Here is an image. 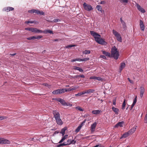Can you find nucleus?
<instances>
[{"mask_svg": "<svg viewBox=\"0 0 147 147\" xmlns=\"http://www.w3.org/2000/svg\"><path fill=\"white\" fill-rule=\"evenodd\" d=\"M112 109L116 114L118 115V114L119 110L118 109L113 107H112Z\"/></svg>", "mask_w": 147, "mask_h": 147, "instance_id": "18", "label": "nucleus"}, {"mask_svg": "<svg viewBox=\"0 0 147 147\" xmlns=\"http://www.w3.org/2000/svg\"><path fill=\"white\" fill-rule=\"evenodd\" d=\"M127 79L130 82V83H131L132 84L134 83V82L131 80H130V79L129 78H128Z\"/></svg>", "mask_w": 147, "mask_h": 147, "instance_id": "50", "label": "nucleus"}, {"mask_svg": "<svg viewBox=\"0 0 147 147\" xmlns=\"http://www.w3.org/2000/svg\"><path fill=\"white\" fill-rule=\"evenodd\" d=\"M111 54L112 57H114L115 59H118L119 56V52L115 46L113 47L111 49Z\"/></svg>", "mask_w": 147, "mask_h": 147, "instance_id": "2", "label": "nucleus"}, {"mask_svg": "<svg viewBox=\"0 0 147 147\" xmlns=\"http://www.w3.org/2000/svg\"><path fill=\"white\" fill-rule=\"evenodd\" d=\"M68 136L67 135H65L59 141V143H61L62 142L66 139Z\"/></svg>", "mask_w": 147, "mask_h": 147, "instance_id": "23", "label": "nucleus"}, {"mask_svg": "<svg viewBox=\"0 0 147 147\" xmlns=\"http://www.w3.org/2000/svg\"><path fill=\"white\" fill-rule=\"evenodd\" d=\"M83 6L84 9L87 11H90L92 9V7L91 5L87 4L85 3H84Z\"/></svg>", "mask_w": 147, "mask_h": 147, "instance_id": "7", "label": "nucleus"}, {"mask_svg": "<svg viewBox=\"0 0 147 147\" xmlns=\"http://www.w3.org/2000/svg\"><path fill=\"white\" fill-rule=\"evenodd\" d=\"M76 96H82L81 92L78 93L77 94L75 95Z\"/></svg>", "mask_w": 147, "mask_h": 147, "instance_id": "54", "label": "nucleus"}, {"mask_svg": "<svg viewBox=\"0 0 147 147\" xmlns=\"http://www.w3.org/2000/svg\"><path fill=\"white\" fill-rule=\"evenodd\" d=\"M102 113V111L98 110H94L92 111V114L95 115L99 114Z\"/></svg>", "mask_w": 147, "mask_h": 147, "instance_id": "15", "label": "nucleus"}, {"mask_svg": "<svg viewBox=\"0 0 147 147\" xmlns=\"http://www.w3.org/2000/svg\"><path fill=\"white\" fill-rule=\"evenodd\" d=\"M125 66V64L124 63H121V66L119 68V70L120 72H121L122 70L123 69Z\"/></svg>", "mask_w": 147, "mask_h": 147, "instance_id": "20", "label": "nucleus"}, {"mask_svg": "<svg viewBox=\"0 0 147 147\" xmlns=\"http://www.w3.org/2000/svg\"><path fill=\"white\" fill-rule=\"evenodd\" d=\"M96 42L98 43L101 45H106L107 44V43L105 40L101 37H100L99 38V39L97 40Z\"/></svg>", "mask_w": 147, "mask_h": 147, "instance_id": "6", "label": "nucleus"}, {"mask_svg": "<svg viewBox=\"0 0 147 147\" xmlns=\"http://www.w3.org/2000/svg\"><path fill=\"white\" fill-rule=\"evenodd\" d=\"M129 135L128 132H127L125 133L122 136L121 138H126Z\"/></svg>", "mask_w": 147, "mask_h": 147, "instance_id": "24", "label": "nucleus"}, {"mask_svg": "<svg viewBox=\"0 0 147 147\" xmlns=\"http://www.w3.org/2000/svg\"><path fill=\"white\" fill-rule=\"evenodd\" d=\"M42 33H44L45 34H46L48 33L52 34H53V32L52 31L49 30H45L44 31L42 30Z\"/></svg>", "mask_w": 147, "mask_h": 147, "instance_id": "21", "label": "nucleus"}, {"mask_svg": "<svg viewBox=\"0 0 147 147\" xmlns=\"http://www.w3.org/2000/svg\"><path fill=\"white\" fill-rule=\"evenodd\" d=\"M10 142L9 140L3 138H0V144H9Z\"/></svg>", "mask_w": 147, "mask_h": 147, "instance_id": "8", "label": "nucleus"}, {"mask_svg": "<svg viewBox=\"0 0 147 147\" xmlns=\"http://www.w3.org/2000/svg\"><path fill=\"white\" fill-rule=\"evenodd\" d=\"M60 20L59 19H55L52 21H50L51 22H60Z\"/></svg>", "mask_w": 147, "mask_h": 147, "instance_id": "33", "label": "nucleus"}, {"mask_svg": "<svg viewBox=\"0 0 147 147\" xmlns=\"http://www.w3.org/2000/svg\"><path fill=\"white\" fill-rule=\"evenodd\" d=\"M66 128L65 127L61 129L60 132V133L62 134L63 136L65 134V131L66 130Z\"/></svg>", "mask_w": 147, "mask_h": 147, "instance_id": "32", "label": "nucleus"}, {"mask_svg": "<svg viewBox=\"0 0 147 147\" xmlns=\"http://www.w3.org/2000/svg\"><path fill=\"white\" fill-rule=\"evenodd\" d=\"M80 68V67H78L75 66L74 68V69L75 70H78Z\"/></svg>", "mask_w": 147, "mask_h": 147, "instance_id": "52", "label": "nucleus"}, {"mask_svg": "<svg viewBox=\"0 0 147 147\" xmlns=\"http://www.w3.org/2000/svg\"><path fill=\"white\" fill-rule=\"evenodd\" d=\"M90 79L97 80L98 81H102L103 80V78H102L100 77L95 76H91L90 77Z\"/></svg>", "mask_w": 147, "mask_h": 147, "instance_id": "13", "label": "nucleus"}, {"mask_svg": "<svg viewBox=\"0 0 147 147\" xmlns=\"http://www.w3.org/2000/svg\"><path fill=\"white\" fill-rule=\"evenodd\" d=\"M42 36H36V39H39L42 38Z\"/></svg>", "mask_w": 147, "mask_h": 147, "instance_id": "51", "label": "nucleus"}, {"mask_svg": "<svg viewBox=\"0 0 147 147\" xmlns=\"http://www.w3.org/2000/svg\"><path fill=\"white\" fill-rule=\"evenodd\" d=\"M25 30L30 31L32 32L35 33H42V30L37 29V28H25Z\"/></svg>", "mask_w": 147, "mask_h": 147, "instance_id": "3", "label": "nucleus"}, {"mask_svg": "<svg viewBox=\"0 0 147 147\" xmlns=\"http://www.w3.org/2000/svg\"><path fill=\"white\" fill-rule=\"evenodd\" d=\"M140 26L141 29L142 30L144 31V30L145 26L143 21L141 20L140 21Z\"/></svg>", "mask_w": 147, "mask_h": 147, "instance_id": "12", "label": "nucleus"}, {"mask_svg": "<svg viewBox=\"0 0 147 147\" xmlns=\"http://www.w3.org/2000/svg\"><path fill=\"white\" fill-rule=\"evenodd\" d=\"M136 127H133L127 132L130 135L133 134L136 131Z\"/></svg>", "mask_w": 147, "mask_h": 147, "instance_id": "16", "label": "nucleus"}, {"mask_svg": "<svg viewBox=\"0 0 147 147\" xmlns=\"http://www.w3.org/2000/svg\"><path fill=\"white\" fill-rule=\"evenodd\" d=\"M53 113L57 124L59 125H62L63 122L61 119L60 115L59 113L56 111H54Z\"/></svg>", "mask_w": 147, "mask_h": 147, "instance_id": "1", "label": "nucleus"}, {"mask_svg": "<svg viewBox=\"0 0 147 147\" xmlns=\"http://www.w3.org/2000/svg\"><path fill=\"white\" fill-rule=\"evenodd\" d=\"M90 53V50H85L83 52V54L85 55L89 54Z\"/></svg>", "mask_w": 147, "mask_h": 147, "instance_id": "31", "label": "nucleus"}, {"mask_svg": "<svg viewBox=\"0 0 147 147\" xmlns=\"http://www.w3.org/2000/svg\"><path fill=\"white\" fill-rule=\"evenodd\" d=\"M43 84L46 86H49V84L47 83H44Z\"/></svg>", "mask_w": 147, "mask_h": 147, "instance_id": "64", "label": "nucleus"}, {"mask_svg": "<svg viewBox=\"0 0 147 147\" xmlns=\"http://www.w3.org/2000/svg\"><path fill=\"white\" fill-rule=\"evenodd\" d=\"M67 145V144H66L65 143H61L60 144L57 145L56 147H60L63 146H66Z\"/></svg>", "mask_w": 147, "mask_h": 147, "instance_id": "34", "label": "nucleus"}, {"mask_svg": "<svg viewBox=\"0 0 147 147\" xmlns=\"http://www.w3.org/2000/svg\"><path fill=\"white\" fill-rule=\"evenodd\" d=\"M126 105V100L124 99L122 105L121 107V109L123 110L125 109V107Z\"/></svg>", "mask_w": 147, "mask_h": 147, "instance_id": "26", "label": "nucleus"}, {"mask_svg": "<svg viewBox=\"0 0 147 147\" xmlns=\"http://www.w3.org/2000/svg\"><path fill=\"white\" fill-rule=\"evenodd\" d=\"M94 91V90L92 89H89L87 90L86 91V93L90 94L93 92Z\"/></svg>", "mask_w": 147, "mask_h": 147, "instance_id": "28", "label": "nucleus"}, {"mask_svg": "<svg viewBox=\"0 0 147 147\" xmlns=\"http://www.w3.org/2000/svg\"><path fill=\"white\" fill-rule=\"evenodd\" d=\"M144 122L145 123H147V115H146L144 117Z\"/></svg>", "mask_w": 147, "mask_h": 147, "instance_id": "44", "label": "nucleus"}, {"mask_svg": "<svg viewBox=\"0 0 147 147\" xmlns=\"http://www.w3.org/2000/svg\"><path fill=\"white\" fill-rule=\"evenodd\" d=\"M140 96L142 98L143 96V94L144 92V88L143 87H140Z\"/></svg>", "mask_w": 147, "mask_h": 147, "instance_id": "17", "label": "nucleus"}, {"mask_svg": "<svg viewBox=\"0 0 147 147\" xmlns=\"http://www.w3.org/2000/svg\"><path fill=\"white\" fill-rule=\"evenodd\" d=\"M71 88H68L67 89L65 88V91L66 92H69L72 91L71 90Z\"/></svg>", "mask_w": 147, "mask_h": 147, "instance_id": "46", "label": "nucleus"}, {"mask_svg": "<svg viewBox=\"0 0 147 147\" xmlns=\"http://www.w3.org/2000/svg\"><path fill=\"white\" fill-rule=\"evenodd\" d=\"M136 98H137V96H136V97L135 98H134V101H133V104H134V105H135L136 103V102H137V99H136Z\"/></svg>", "mask_w": 147, "mask_h": 147, "instance_id": "42", "label": "nucleus"}, {"mask_svg": "<svg viewBox=\"0 0 147 147\" xmlns=\"http://www.w3.org/2000/svg\"><path fill=\"white\" fill-rule=\"evenodd\" d=\"M84 125V124L82 122L79 126L81 128Z\"/></svg>", "mask_w": 147, "mask_h": 147, "instance_id": "61", "label": "nucleus"}, {"mask_svg": "<svg viewBox=\"0 0 147 147\" xmlns=\"http://www.w3.org/2000/svg\"><path fill=\"white\" fill-rule=\"evenodd\" d=\"M136 6L138 9L142 13H144L146 12L145 10L138 3L136 4Z\"/></svg>", "mask_w": 147, "mask_h": 147, "instance_id": "10", "label": "nucleus"}, {"mask_svg": "<svg viewBox=\"0 0 147 147\" xmlns=\"http://www.w3.org/2000/svg\"><path fill=\"white\" fill-rule=\"evenodd\" d=\"M14 9V8L12 7H7L4 8L3 9V10L7 12H8L10 11L13 10Z\"/></svg>", "mask_w": 147, "mask_h": 147, "instance_id": "14", "label": "nucleus"}, {"mask_svg": "<svg viewBox=\"0 0 147 147\" xmlns=\"http://www.w3.org/2000/svg\"><path fill=\"white\" fill-rule=\"evenodd\" d=\"M78 70L80 72H83V70L82 69V68L80 67L79 69Z\"/></svg>", "mask_w": 147, "mask_h": 147, "instance_id": "58", "label": "nucleus"}, {"mask_svg": "<svg viewBox=\"0 0 147 147\" xmlns=\"http://www.w3.org/2000/svg\"><path fill=\"white\" fill-rule=\"evenodd\" d=\"M59 93L62 94L63 93H64L65 92H66L65 88H62V89H59Z\"/></svg>", "mask_w": 147, "mask_h": 147, "instance_id": "27", "label": "nucleus"}, {"mask_svg": "<svg viewBox=\"0 0 147 147\" xmlns=\"http://www.w3.org/2000/svg\"><path fill=\"white\" fill-rule=\"evenodd\" d=\"M52 93L54 94H58L59 93V89L54 90L52 92Z\"/></svg>", "mask_w": 147, "mask_h": 147, "instance_id": "30", "label": "nucleus"}, {"mask_svg": "<svg viewBox=\"0 0 147 147\" xmlns=\"http://www.w3.org/2000/svg\"><path fill=\"white\" fill-rule=\"evenodd\" d=\"M79 77H80L82 78H85V76L84 75H79Z\"/></svg>", "mask_w": 147, "mask_h": 147, "instance_id": "63", "label": "nucleus"}, {"mask_svg": "<svg viewBox=\"0 0 147 147\" xmlns=\"http://www.w3.org/2000/svg\"><path fill=\"white\" fill-rule=\"evenodd\" d=\"M122 25H123V28L124 29H125L126 28V24L125 23V22H124V23H122V24H121Z\"/></svg>", "mask_w": 147, "mask_h": 147, "instance_id": "45", "label": "nucleus"}, {"mask_svg": "<svg viewBox=\"0 0 147 147\" xmlns=\"http://www.w3.org/2000/svg\"><path fill=\"white\" fill-rule=\"evenodd\" d=\"M123 2L127 3L128 2L127 0H121Z\"/></svg>", "mask_w": 147, "mask_h": 147, "instance_id": "57", "label": "nucleus"}, {"mask_svg": "<svg viewBox=\"0 0 147 147\" xmlns=\"http://www.w3.org/2000/svg\"><path fill=\"white\" fill-rule=\"evenodd\" d=\"M71 88V90H76L78 88L76 87H73L72 86V87Z\"/></svg>", "mask_w": 147, "mask_h": 147, "instance_id": "47", "label": "nucleus"}, {"mask_svg": "<svg viewBox=\"0 0 147 147\" xmlns=\"http://www.w3.org/2000/svg\"><path fill=\"white\" fill-rule=\"evenodd\" d=\"M6 118L4 116H0V120H2Z\"/></svg>", "mask_w": 147, "mask_h": 147, "instance_id": "48", "label": "nucleus"}, {"mask_svg": "<svg viewBox=\"0 0 147 147\" xmlns=\"http://www.w3.org/2000/svg\"><path fill=\"white\" fill-rule=\"evenodd\" d=\"M36 9H32L28 11V12L30 13H36Z\"/></svg>", "mask_w": 147, "mask_h": 147, "instance_id": "35", "label": "nucleus"}, {"mask_svg": "<svg viewBox=\"0 0 147 147\" xmlns=\"http://www.w3.org/2000/svg\"><path fill=\"white\" fill-rule=\"evenodd\" d=\"M76 109L80 111H83V109H82V108L81 107L79 106L77 107H76Z\"/></svg>", "mask_w": 147, "mask_h": 147, "instance_id": "38", "label": "nucleus"}, {"mask_svg": "<svg viewBox=\"0 0 147 147\" xmlns=\"http://www.w3.org/2000/svg\"><path fill=\"white\" fill-rule=\"evenodd\" d=\"M81 127H80L79 126H78V127L75 130V132L76 133H77L81 129Z\"/></svg>", "mask_w": 147, "mask_h": 147, "instance_id": "36", "label": "nucleus"}, {"mask_svg": "<svg viewBox=\"0 0 147 147\" xmlns=\"http://www.w3.org/2000/svg\"><path fill=\"white\" fill-rule=\"evenodd\" d=\"M76 45H69L67 46L66 47V48H71L72 47H74L76 46Z\"/></svg>", "mask_w": 147, "mask_h": 147, "instance_id": "37", "label": "nucleus"}, {"mask_svg": "<svg viewBox=\"0 0 147 147\" xmlns=\"http://www.w3.org/2000/svg\"><path fill=\"white\" fill-rule=\"evenodd\" d=\"M90 33L92 36L94 37L96 41L98 39H99L100 36V34L94 31H90Z\"/></svg>", "mask_w": 147, "mask_h": 147, "instance_id": "5", "label": "nucleus"}, {"mask_svg": "<svg viewBox=\"0 0 147 147\" xmlns=\"http://www.w3.org/2000/svg\"><path fill=\"white\" fill-rule=\"evenodd\" d=\"M96 125V122H95L91 125L90 127V130L91 131H95Z\"/></svg>", "mask_w": 147, "mask_h": 147, "instance_id": "11", "label": "nucleus"}, {"mask_svg": "<svg viewBox=\"0 0 147 147\" xmlns=\"http://www.w3.org/2000/svg\"><path fill=\"white\" fill-rule=\"evenodd\" d=\"M25 23L27 24H29V23L32 24V23H34V21L29 20V21H26L25 22Z\"/></svg>", "mask_w": 147, "mask_h": 147, "instance_id": "41", "label": "nucleus"}, {"mask_svg": "<svg viewBox=\"0 0 147 147\" xmlns=\"http://www.w3.org/2000/svg\"><path fill=\"white\" fill-rule=\"evenodd\" d=\"M105 3V1H102L100 3V4H104Z\"/></svg>", "mask_w": 147, "mask_h": 147, "instance_id": "60", "label": "nucleus"}, {"mask_svg": "<svg viewBox=\"0 0 147 147\" xmlns=\"http://www.w3.org/2000/svg\"><path fill=\"white\" fill-rule=\"evenodd\" d=\"M81 95H82L83 94H85L86 93V91H83L82 92H81Z\"/></svg>", "mask_w": 147, "mask_h": 147, "instance_id": "59", "label": "nucleus"}, {"mask_svg": "<svg viewBox=\"0 0 147 147\" xmlns=\"http://www.w3.org/2000/svg\"><path fill=\"white\" fill-rule=\"evenodd\" d=\"M116 99H114L113 100V104L114 105H116Z\"/></svg>", "mask_w": 147, "mask_h": 147, "instance_id": "56", "label": "nucleus"}, {"mask_svg": "<svg viewBox=\"0 0 147 147\" xmlns=\"http://www.w3.org/2000/svg\"><path fill=\"white\" fill-rule=\"evenodd\" d=\"M70 142H71L70 139H68V140H67V145H69L71 144H70Z\"/></svg>", "mask_w": 147, "mask_h": 147, "instance_id": "55", "label": "nucleus"}, {"mask_svg": "<svg viewBox=\"0 0 147 147\" xmlns=\"http://www.w3.org/2000/svg\"><path fill=\"white\" fill-rule=\"evenodd\" d=\"M76 61H82V59H76Z\"/></svg>", "mask_w": 147, "mask_h": 147, "instance_id": "53", "label": "nucleus"}, {"mask_svg": "<svg viewBox=\"0 0 147 147\" xmlns=\"http://www.w3.org/2000/svg\"><path fill=\"white\" fill-rule=\"evenodd\" d=\"M96 8L97 9V10L102 12V8L100 5H98L96 7Z\"/></svg>", "mask_w": 147, "mask_h": 147, "instance_id": "29", "label": "nucleus"}, {"mask_svg": "<svg viewBox=\"0 0 147 147\" xmlns=\"http://www.w3.org/2000/svg\"><path fill=\"white\" fill-rule=\"evenodd\" d=\"M113 32L117 40L121 42H122V38L120 34L117 31L114 30H113Z\"/></svg>", "mask_w": 147, "mask_h": 147, "instance_id": "4", "label": "nucleus"}, {"mask_svg": "<svg viewBox=\"0 0 147 147\" xmlns=\"http://www.w3.org/2000/svg\"><path fill=\"white\" fill-rule=\"evenodd\" d=\"M102 52L103 54L107 56H108L109 57H111L110 53H109L108 52L104 51H103V50L102 51Z\"/></svg>", "mask_w": 147, "mask_h": 147, "instance_id": "22", "label": "nucleus"}, {"mask_svg": "<svg viewBox=\"0 0 147 147\" xmlns=\"http://www.w3.org/2000/svg\"><path fill=\"white\" fill-rule=\"evenodd\" d=\"M56 100L60 102L63 106H67V103L63 99L61 98H56L55 99Z\"/></svg>", "mask_w": 147, "mask_h": 147, "instance_id": "9", "label": "nucleus"}, {"mask_svg": "<svg viewBox=\"0 0 147 147\" xmlns=\"http://www.w3.org/2000/svg\"><path fill=\"white\" fill-rule=\"evenodd\" d=\"M89 59L88 58H85L83 59H82V61H86L88 60Z\"/></svg>", "mask_w": 147, "mask_h": 147, "instance_id": "49", "label": "nucleus"}, {"mask_svg": "<svg viewBox=\"0 0 147 147\" xmlns=\"http://www.w3.org/2000/svg\"><path fill=\"white\" fill-rule=\"evenodd\" d=\"M36 13L37 14L40 15L45 16V13L42 11H40L36 9Z\"/></svg>", "mask_w": 147, "mask_h": 147, "instance_id": "19", "label": "nucleus"}, {"mask_svg": "<svg viewBox=\"0 0 147 147\" xmlns=\"http://www.w3.org/2000/svg\"><path fill=\"white\" fill-rule=\"evenodd\" d=\"M135 105H134V104H132L131 105V107L130 110H131L133 108V107H134V106Z\"/></svg>", "mask_w": 147, "mask_h": 147, "instance_id": "62", "label": "nucleus"}, {"mask_svg": "<svg viewBox=\"0 0 147 147\" xmlns=\"http://www.w3.org/2000/svg\"><path fill=\"white\" fill-rule=\"evenodd\" d=\"M100 57L101 58H102L103 59H107V58H106V56L105 55H100Z\"/></svg>", "mask_w": 147, "mask_h": 147, "instance_id": "43", "label": "nucleus"}, {"mask_svg": "<svg viewBox=\"0 0 147 147\" xmlns=\"http://www.w3.org/2000/svg\"><path fill=\"white\" fill-rule=\"evenodd\" d=\"M123 123L122 122H119L115 126V127H117L118 126L121 127L123 126Z\"/></svg>", "mask_w": 147, "mask_h": 147, "instance_id": "25", "label": "nucleus"}, {"mask_svg": "<svg viewBox=\"0 0 147 147\" xmlns=\"http://www.w3.org/2000/svg\"><path fill=\"white\" fill-rule=\"evenodd\" d=\"M93 147H104V146H102L101 144H98L96 146Z\"/></svg>", "mask_w": 147, "mask_h": 147, "instance_id": "40", "label": "nucleus"}, {"mask_svg": "<svg viewBox=\"0 0 147 147\" xmlns=\"http://www.w3.org/2000/svg\"><path fill=\"white\" fill-rule=\"evenodd\" d=\"M76 142V141L74 140H71V142H70V144H75Z\"/></svg>", "mask_w": 147, "mask_h": 147, "instance_id": "39", "label": "nucleus"}]
</instances>
